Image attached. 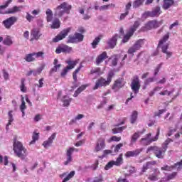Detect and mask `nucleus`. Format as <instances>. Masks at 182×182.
Returning a JSON list of instances; mask_svg holds the SVG:
<instances>
[{
	"instance_id": "1",
	"label": "nucleus",
	"mask_w": 182,
	"mask_h": 182,
	"mask_svg": "<svg viewBox=\"0 0 182 182\" xmlns=\"http://www.w3.org/2000/svg\"><path fill=\"white\" fill-rule=\"evenodd\" d=\"M171 141H173V140L168 139L162 144L161 147L150 146L148 148L147 151H154L157 159H164V153L167 151L168 144H170Z\"/></svg>"
},
{
	"instance_id": "2",
	"label": "nucleus",
	"mask_w": 182,
	"mask_h": 182,
	"mask_svg": "<svg viewBox=\"0 0 182 182\" xmlns=\"http://www.w3.org/2000/svg\"><path fill=\"white\" fill-rule=\"evenodd\" d=\"M13 146L14 153L17 157H19V159H21V160H25L26 156H28V154H26V149L23 147L22 143H21L19 141H16V139H14Z\"/></svg>"
},
{
	"instance_id": "3",
	"label": "nucleus",
	"mask_w": 182,
	"mask_h": 182,
	"mask_svg": "<svg viewBox=\"0 0 182 182\" xmlns=\"http://www.w3.org/2000/svg\"><path fill=\"white\" fill-rule=\"evenodd\" d=\"M70 11H72V5L68 2H63L55 9V16L61 18L65 14H70Z\"/></svg>"
},
{
	"instance_id": "4",
	"label": "nucleus",
	"mask_w": 182,
	"mask_h": 182,
	"mask_svg": "<svg viewBox=\"0 0 182 182\" xmlns=\"http://www.w3.org/2000/svg\"><path fill=\"white\" fill-rule=\"evenodd\" d=\"M168 38H170V36L168 33L159 41V43L158 44V48H161L163 53H165L166 55V59H168V58H171V55H173V53L167 50V49H168V43L163 45L164 43H166L167 41H168ZM161 45L163 46H161Z\"/></svg>"
},
{
	"instance_id": "5",
	"label": "nucleus",
	"mask_w": 182,
	"mask_h": 182,
	"mask_svg": "<svg viewBox=\"0 0 182 182\" xmlns=\"http://www.w3.org/2000/svg\"><path fill=\"white\" fill-rule=\"evenodd\" d=\"M164 21L161 20L158 21L157 20L149 21L148 23L145 24V26L142 27L140 31L142 32H145V31H151V29H157V28H160L161 25H163Z\"/></svg>"
},
{
	"instance_id": "6",
	"label": "nucleus",
	"mask_w": 182,
	"mask_h": 182,
	"mask_svg": "<svg viewBox=\"0 0 182 182\" xmlns=\"http://www.w3.org/2000/svg\"><path fill=\"white\" fill-rule=\"evenodd\" d=\"M113 76H114V73H113V71H111L108 74L107 80H105L104 78H100L97 80L95 87H93L94 90H96V89H99V87H102V86H107V85H110V82H112Z\"/></svg>"
},
{
	"instance_id": "7",
	"label": "nucleus",
	"mask_w": 182,
	"mask_h": 182,
	"mask_svg": "<svg viewBox=\"0 0 182 182\" xmlns=\"http://www.w3.org/2000/svg\"><path fill=\"white\" fill-rule=\"evenodd\" d=\"M159 136H160V128L157 129L156 134L154 138L151 137V133L147 134L144 138H141L140 140L141 144H143V146H149L151 143H153V141H156V140H159Z\"/></svg>"
},
{
	"instance_id": "8",
	"label": "nucleus",
	"mask_w": 182,
	"mask_h": 182,
	"mask_svg": "<svg viewBox=\"0 0 182 182\" xmlns=\"http://www.w3.org/2000/svg\"><path fill=\"white\" fill-rule=\"evenodd\" d=\"M12 2V0H8L6 1L5 5L0 6V14L5 15V14H16L19 12V7L15 6L12 9H9L8 11H5L7 6H9V4Z\"/></svg>"
},
{
	"instance_id": "9",
	"label": "nucleus",
	"mask_w": 182,
	"mask_h": 182,
	"mask_svg": "<svg viewBox=\"0 0 182 182\" xmlns=\"http://www.w3.org/2000/svg\"><path fill=\"white\" fill-rule=\"evenodd\" d=\"M144 39H139L136 41L134 44L130 47L128 50L127 53L129 55H131V56H134L135 52H137V50H140V48L144 45Z\"/></svg>"
},
{
	"instance_id": "10",
	"label": "nucleus",
	"mask_w": 182,
	"mask_h": 182,
	"mask_svg": "<svg viewBox=\"0 0 182 182\" xmlns=\"http://www.w3.org/2000/svg\"><path fill=\"white\" fill-rule=\"evenodd\" d=\"M161 14V9L159 6L155 7L151 11H147L142 14V18H159Z\"/></svg>"
},
{
	"instance_id": "11",
	"label": "nucleus",
	"mask_w": 182,
	"mask_h": 182,
	"mask_svg": "<svg viewBox=\"0 0 182 182\" xmlns=\"http://www.w3.org/2000/svg\"><path fill=\"white\" fill-rule=\"evenodd\" d=\"M124 33V31H123V28L119 29V34H115L114 36H112L107 42L108 46L111 48V49H113L114 46H116L117 43V39L119 38H122Z\"/></svg>"
},
{
	"instance_id": "12",
	"label": "nucleus",
	"mask_w": 182,
	"mask_h": 182,
	"mask_svg": "<svg viewBox=\"0 0 182 182\" xmlns=\"http://www.w3.org/2000/svg\"><path fill=\"white\" fill-rule=\"evenodd\" d=\"M131 89L135 95H137L139 93V90H140V79L139 78V76L135 75L133 77V79L131 82Z\"/></svg>"
},
{
	"instance_id": "13",
	"label": "nucleus",
	"mask_w": 182,
	"mask_h": 182,
	"mask_svg": "<svg viewBox=\"0 0 182 182\" xmlns=\"http://www.w3.org/2000/svg\"><path fill=\"white\" fill-rule=\"evenodd\" d=\"M66 63H68V65L61 71V73H60L61 77H65L66 75H68V72H69V70H71V69H74L75 66L77 65V61H72V60H68L66 61Z\"/></svg>"
},
{
	"instance_id": "14",
	"label": "nucleus",
	"mask_w": 182,
	"mask_h": 182,
	"mask_svg": "<svg viewBox=\"0 0 182 182\" xmlns=\"http://www.w3.org/2000/svg\"><path fill=\"white\" fill-rule=\"evenodd\" d=\"M16 22H18V17L11 16L4 20L2 23L6 29H11Z\"/></svg>"
},
{
	"instance_id": "15",
	"label": "nucleus",
	"mask_w": 182,
	"mask_h": 182,
	"mask_svg": "<svg viewBox=\"0 0 182 182\" xmlns=\"http://www.w3.org/2000/svg\"><path fill=\"white\" fill-rule=\"evenodd\" d=\"M125 85L126 82L124 81V79L119 77L117 80H115L112 89V90H114V92H118L119 90L122 89V87H124Z\"/></svg>"
},
{
	"instance_id": "16",
	"label": "nucleus",
	"mask_w": 182,
	"mask_h": 182,
	"mask_svg": "<svg viewBox=\"0 0 182 182\" xmlns=\"http://www.w3.org/2000/svg\"><path fill=\"white\" fill-rule=\"evenodd\" d=\"M69 32H70V28L63 30L59 34H58L54 38H53V42L56 43L62 39H65L68 36Z\"/></svg>"
},
{
	"instance_id": "17",
	"label": "nucleus",
	"mask_w": 182,
	"mask_h": 182,
	"mask_svg": "<svg viewBox=\"0 0 182 182\" xmlns=\"http://www.w3.org/2000/svg\"><path fill=\"white\" fill-rule=\"evenodd\" d=\"M105 147H106L105 138H99L97 141L94 151H95V153H97L99 151H101V150H103Z\"/></svg>"
},
{
	"instance_id": "18",
	"label": "nucleus",
	"mask_w": 182,
	"mask_h": 182,
	"mask_svg": "<svg viewBox=\"0 0 182 182\" xmlns=\"http://www.w3.org/2000/svg\"><path fill=\"white\" fill-rule=\"evenodd\" d=\"M75 147H70L69 149H67L66 151L67 159L64 162L65 166H68V164H70V163H72L73 160V159L72 158V155L75 152Z\"/></svg>"
},
{
	"instance_id": "19",
	"label": "nucleus",
	"mask_w": 182,
	"mask_h": 182,
	"mask_svg": "<svg viewBox=\"0 0 182 182\" xmlns=\"http://www.w3.org/2000/svg\"><path fill=\"white\" fill-rule=\"evenodd\" d=\"M70 53L72 52V47H69L66 45L63 46H59L56 50H55V53L59 54V53Z\"/></svg>"
},
{
	"instance_id": "20",
	"label": "nucleus",
	"mask_w": 182,
	"mask_h": 182,
	"mask_svg": "<svg viewBox=\"0 0 182 182\" xmlns=\"http://www.w3.org/2000/svg\"><path fill=\"white\" fill-rule=\"evenodd\" d=\"M56 137V133H53L52 135L48 139V140L43 141V146L45 149H49L50 146H52V143H53V140H55Z\"/></svg>"
},
{
	"instance_id": "21",
	"label": "nucleus",
	"mask_w": 182,
	"mask_h": 182,
	"mask_svg": "<svg viewBox=\"0 0 182 182\" xmlns=\"http://www.w3.org/2000/svg\"><path fill=\"white\" fill-rule=\"evenodd\" d=\"M159 176H160V171L156 168L154 169V173L149 175L148 178L151 181H157L159 180Z\"/></svg>"
},
{
	"instance_id": "22",
	"label": "nucleus",
	"mask_w": 182,
	"mask_h": 182,
	"mask_svg": "<svg viewBox=\"0 0 182 182\" xmlns=\"http://www.w3.org/2000/svg\"><path fill=\"white\" fill-rule=\"evenodd\" d=\"M105 59H107V53L104 51L102 54L99 55L96 58V65H99Z\"/></svg>"
},
{
	"instance_id": "23",
	"label": "nucleus",
	"mask_w": 182,
	"mask_h": 182,
	"mask_svg": "<svg viewBox=\"0 0 182 182\" xmlns=\"http://www.w3.org/2000/svg\"><path fill=\"white\" fill-rule=\"evenodd\" d=\"M31 35L33 37V39H35L36 41H38L39 38L42 36V33H41V31L38 28H33L31 31Z\"/></svg>"
},
{
	"instance_id": "24",
	"label": "nucleus",
	"mask_w": 182,
	"mask_h": 182,
	"mask_svg": "<svg viewBox=\"0 0 182 182\" xmlns=\"http://www.w3.org/2000/svg\"><path fill=\"white\" fill-rule=\"evenodd\" d=\"M174 5V0H164V4L162 5L163 9L166 11L169 8H171Z\"/></svg>"
},
{
	"instance_id": "25",
	"label": "nucleus",
	"mask_w": 182,
	"mask_h": 182,
	"mask_svg": "<svg viewBox=\"0 0 182 182\" xmlns=\"http://www.w3.org/2000/svg\"><path fill=\"white\" fill-rule=\"evenodd\" d=\"M61 102H63V106L65 107H68L69 105H70V102H72V98H69L68 95H65L61 99Z\"/></svg>"
},
{
	"instance_id": "26",
	"label": "nucleus",
	"mask_w": 182,
	"mask_h": 182,
	"mask_svg": "<svg viewBox=\"0 0 182 182\" xmlns=\"http://www.w3.org/2000/svg\"><path fill=\"white\" fill-rule=\"evenodd\" d=\"M12 113H14V111L12 110H10L8 112L9 122L6 124V130H9V126H11V124H12V122H14V114H12Z\"/></svg>"
},
{
	"instance_id": "27",
	"label": "nucleus",
	"mask_w": 182,
	"mask_h": 182,
	"mask_svg": "<svg viewBox=\"0 0 182 182\" xmlns=\"http://www.w3.org/2000/svg\"><path fill=\"white\" fill-rule=\"evenodd\" d=\"M112 66H117V63L120 60V55H114L110 58Z\"/></svg>"
},
{
	"instance_id": "28",
	"label": "nucleus",
	"mask_w": 182,
	"mask_h": 182,
	"mask_svg": "<svg viewBox=\"0 0 182 182\" xmlns=\"http://www.w3.org/2000/svg\"><path fill=\"white\" fill-rule=\"evenodd\" d=\"M140 26V21H136L133 25L132 27L130 28L129 31H130V35H133L134 32H136L137 28Z\"/></svg>"
},
{
	"instance_id": "29",
	"label": "nucleus",
	"mask_w": 182,
	"mask_h": 182,
	"mask_svg": "<svg viewBox=\"0 0 182 182\" xmlns=\"http://www.w3.org/2000/svg\"><path fill=\"white\" fill-rule=\"evenodd\" d=\"M26 109V105L25 103V100L23 97H21V105L20 106V110L22 113V117H25V109Z\"/></svg>"
},
{
	"instance_id": "30",
	"label": "nucleus",
	"mask_w": 182,
	"mask_h": 182,
	"mask_svg": "<svg viewBox=\"0 0 182 182\" xmlns=\"http://www.w3.org/2000/svg\"><path fill=\"white\" fill-rule=\"evenodd\" d=\"M102 38H103V36H99L94 39V41L91 43L93 49H96V47L97 46V45H99V43L100 42Z\"/></svg>"
},
{
	"instance_id": "31",
	"label": "nucleus",
	"mask_w": 182,
	"mask_h": 182,
	"mask_svg": "<svg viewBox=\"0 0 182 182\" xmlns=\"http://www.w3.org/2000/svg\"><path fill=\"white\" fill-rule=\"evenodd\" d=\"M46 14L47 16V22H51L52 19H53V12H52V10H50V9H48Z\"/></svg>"
},
{
	"instance_id": "32",
	"label": "nucleus",
	"mask_w": 182,
	"mask_h": 182,
	"mask_svg": "<svg viewBox=\"0 0 182 182\" xmlns=\"http://www.w3.org/2000/svg\"><path fill=\"white\" fill-rule=\"evenodd\" d=\"M140 134H143V132H135L131 138V143L132 144L136 143V141H137V139L140 137Z\"/></svg>"
},
{
	"instance_id": "33",
	"label": "nucleus",
	"mask_w": 182,
	"mask_h": 182,
	"mask_svg": "<svg viewBox=\"0 0 182 182\" xmlns=\"http://www.w3.org/2000/svg\"><path fill=\"white\" fill-rule=\"evenodd\" d=\"M178 163H176L174 164V166H169L168 165H166L165 166H163L161 168L162 171H171L173 168H176V167H178Z\"/></svg>"
},
{
	"instance_id": "34",
	"label": "nucleus",
	"mask_w": 182,
	"mask_h": 182,
	"mask_svg": "<svg viewBox=\"0 0 182 182\" xmlns=\"http://www.w3.org/2000/svg\"><path fill=\"white\" fill-rule=\"evenodd\" d=\"M114 166H122L123 164V154H120L116 161H114Z\"/></svg>"
},
{
	"instance_id": "35",
	"label": "nucleus",
	"mask_w": 182,
	"mask_h": 182,
	"mask_svg": "<svg viewBox=\"0 0 182 182\" xmlns=\"http://www.w3.org/2000/svg\"><path fill=\"white\" fill-rule=\"evenodd\" d=\"M74 36H75V41L77 43L83 42V39L85 38V36L80 33H75Z\"/></svg>"
},
{
	"instance_id": "36",
	"label": "nucleus",
	"mask_w": 182,
	"mask_h": 182,
	"mask_svg": "<svg viewBox=\"0 0 182 182\" xmlns=\"http://www.w3.org/2000/svg\"><path fill=\"white\" fill-rule=\"evenodd\" d=\"M145 0H135L133 4H132V6L134 9L136 8H139V6H141V5H143V4L144 3Z\"/></svg>"
},
{
	"instance_id": "37",
	"label": "nucleus",
	"mask_w": 182,
	"mask_h": 182,
	"mask_svg": "<svg viewBox=\"0 0 182 182\" xmlns=\"http://www.w3.org/2000/svg\"><path fill=\"white\" fill-rule=\"evenodd\" d=\"M127 126H122L121 127L114 128L112 129L113 134H117V133H122L125 129H127Z\"/></svg>"
},
{
	"instance_id": "38",
	"label": "nucleus",
	"mask_w": 182,
	"mask_h": 182,
	"mask_svg": "<svg viewBox=\"0 0 182 182\" xmlns=\"http://www.w3.org/2000/svg\"><path fill=\"white\" fill-rule=\"evenodd\" d=\"M61 66H62L61 64H58V65H54L53 68H52L49 71V76H52V75L58 72V69H60Z\"/></svg>"
},
{
	"instance_id": "39",
	"label": "nucleus",
	"mask_w": 182,
	"mask_h": 182,
	"mask_svg": "<svg viewBox=\"0 0 182 182\" xmlns=\"http://www.w3.org/2000/svg\"><path fill=\"white\" fill-rule=\"evenodd\" d=\"M24 59L26 62H33V60H35L34 53L26 55Z\"/></svg>"
},
{
	"instance_id": "40",
	"label": "nucleus",
	"mask_w": 182,
	"mask_h": 182,
	"mask_svg": "<svg viewBox=\"0 0 182 182\" xmlns=\"http://www.w3.org/2000/svg\"><path fill=\"white\" fill-rule=\"evenodd\" d=\"M86 89V85H82L81 87H80L74 93L73 96L74 97H77V96L80 95L81 92H83Z\"/></svg>"
},
{
	"instance_id": "41",
	"label": "nucleus",
	"mask_w": 182,
	"mask_h": 182,
	"mask_svg": "<svg viewBox=\"0 0 182 182\" xmlns=\"http://www.w3.org/2000/svg\"><path fill=\"white\" fill-rule=\"evenodd\" d=\"M60 26V21L58 20V18H55L53 21V24L51 25L52 29H58Z\"/></svg>"
},
{
	"instance_id": "42",
	"label": "nucleus",
	"mask_w": 182,
	"mask_h": 182,
	"mask_svg": "<svg viewBox=\"0 0 182 182\" xmlns=\"http://www.w3.org/2000/svg\"><path fill=\"white\" fill-rule=\"evenodd\" d=\"M83 117H85L84 114H79L78 115H77L74 119H73L70 121V124H73L74 123H76V122H77V120H80L81 119H83Z\"/></svg>"
},
{
	"instance_id": "43",
	"label": "nucleus",
	"mask_w": 182,
	"mask_h": 182,
	"mask_svg": "<svg viewBox=\"0 0 182 182\" xmlns=\"http://www.w3.org/2000/svg\"><path fill=\"white\" fill-rule=\"evenodd\" d=\"M4 45H6L7 46H11L14 42L12 39L9 36H6L4 40L3 41Z\"/></svg>"
},
{
	"instance_id": "44",
	"label": "nucleus",
	"mask_w": 182,
	"mask_h": 182,
	"mask_svg": "<svg viewBox=\"0 0 182 182\" xmlns=\"http://www.w3.org/2000/svg\"><path fill=\"white\" fill-rule=\"evenodd\" d=\"M67 43H77L75 36L70 35L68 38Z\"/></svg>"
},
{
	"instance_id": "45",
	"label": "nucleus",
	"mask_w": 182,
	"mask_h": 182,
	"mask_svg": "<svg viewBox=\"0 0 182 182\" xmlns=\"http://www.w3.org/2000/svg\"><path fill=\"white\" fill-rule=\"evenodd\" d=\"M75 171H71L70 173L67 175V176L63 179V181L67 182L70 180V178H73V177H75Z\"/></svg>"
},
{
	"instance_id": "46",
	"label": "nucleus",
	"mask_w": 182,
	"mask_h": 182,
	"mask_svg": "<svg viewBox=\"0 0 182 182\" xmlns=\"http://www.w3.org/2000/svg\"><path fill=\"white\" fill-rule=\"evenodd\" d=\"M137 111H134L131 115V123L133 124L137 120Z\"/></svg>"
},
{
	"instance_id": "47",
	"label": "nucleus",
	"mask_w": 182,
	"mask_h": 182,
	"mask_svg": "<svg viewBox=\"0 0 182 182\" xmlns=\"http://www.w3.org/2000/svg\"><path fill=\"white\" fill-rule=\"evenodd\" d=\"M153 82H154V77H149V78H147L146 80H145L144 82V89H146V87L149 86V85H150V83H153Z\"/></svg>"
},
{
	"instance_id": "48",
	"label": "nucleus",
	"mask_w": 182,
	"mask_h": 182,
	"mask_svg": "<svg viewBox=\"0 0 182 182\" xmlns=\"http://www.w3.org/2000/svg\"><path fill=\"white\" fill-rule=\"evenodd\" d=\"M173 93H174V89H172L171 91L167 90H164V92H161L159 95H161V96H166V95H167V96H171Z\"/></svg>"
},
{
	"instance_id": "49",
	"label": "nucleus",
	"mask_w": 182,
	"mask_h": 182,
	"mask_svg": "<svg viewBox=\"0 0 182 182\" xmlns=\"http://www.w3.org/2000/svg\"><path fill=\"white\" fill-rule=\"evenodd\" d=\"M32 139H33V140L30 142V145L35 144V143L36 142V140H38L39 134H38V133L33 134L32 136Z\"/></svg>"
},
{
	"instance_id": "50",
	"label": "nucleus",
	"mask_w": 182,
	"mask_h": 182,
	"mask_svg": "<svg viewBox=\"0 0 182 182\" xmlns=\"http://www.w3.org/2000/svg\"><path fill=\"white\" fill-rule=\"evenodd\" d=\"M20 89L23 93H26V87H25V79L24 78L21 79V85L20 86Z\"/></svg>"
},
{
	"instance_id": "51",
	"label": "nucleus",
	"mask_w": 182,
	"mask_h": 182,
	"mask_svg": "<svg viewBox=\"0 0 182 182\" xmlns=\"http://www.w3.org/2000/svg\"><path fill=\"white\" fill-rule=\"evenodd\" d=\"M177 176L176 172H173L172 173L168 175L166 181H170V180H173V178H176V176Z\"/></svg>"
},
{
	"instance_id": "52",
	"label": "nucleus",
	"mask_w": 182,
	"mask_h": 182,
	"mask_svg": "<svg viewBox=\"0 0 182 182\" xmlns=\"http://www.w3.org/2000/svg\"><path fill=\"white\" fill-rule=\"evenodd\" d=\"M114 147V153H119V150H120L122 149V147H123V144L120 143L119 144H117L116 146H112V149Z\"/></svg>"
},
{
	"instance_id": "53",
	"label": "nucleus",
	"mask_w": 182,
	"mask_h": 182,
	"mask_svg": "<svg viewBox=\"0 0 182 182\" xmlns=\"http://www.w3.org/2000/svg\"><path fill=\"white\" fill-rule=\"evenodd\" d=\"M133 36V35L130 34V31L127 33L126 36H124V38L122 39L123 43H126V42L129 41V39H130V37Z\"/></svg>"
},
{
	"instance_id": "54",
	"label": "nucleus",
	"mask_w": 182,
	"mask_h": 182,
	"mask_svg": "<svg viewBox=\"0 0 182 182\" xmlns=\"http://www.w3.org/2000/svg\"><path fill=\"white\" fill-rule=\"evenodd\" d=\"M34 53V58H42V59H43V58H45V53L42 52V51H39L37 53Z\"/></svg>"
},
{
	"instance_id": "55",
	"label": "nucleus",
	"mask_w": 182,
	"mask_h": 182,
	"mask_svg": "<svg viewBox=\"0 0 182 182\" xmlns=\"http://www.w3.org/2000/svg\"><path fill=\"white\" fill-rule=\"evenodd\" d=\"M161 66H163V63H161L160 64H159L156 68L154 69V75L155 76H157V75L159 74V72H160V69H161Z\"/></svg>"
},
{
	"instance_id": "56",
	"label": "nucleus",
	"mask_w": 182,
	"mask_h": 182,
	"mask_svg": "<svg viewBox=\"0 0 182 182\" xmlns=\"http://www.w3.org/2000/svg\"><path fill=\"white\" fill-rule=\"evenodd\" d=\"M114 166V161H109L105 167V170H109V168H112Z\"/></svg>"
},
{
	"instance_id": "57",
	"label": "nucleus",
	"mask_w": 182,
	"mask_h": 182,
	"mask_svg": "<svg viewBox=\"0 0 182 182\" xmlns=\"http://www.w3.org/2000/svg\"><path fill=\"white\" fill-rule=\"evenodd\" d=\"M156 161H149V162H146V165L149 168H153V166H156Z\"/></svg>"
},
{
	"instance_id": "58",
	"label": "nucleus",
	"mask_w": 182,
	"mask_h": 182,
	"mask_svg": "<svg viewBox=\"0 0 182 182\" xmlns=\"http://www.w3.org/2000/svg\"><path fill=\"white\" fill-rule=\"evenodd\" d=\"M113 4L103 5L100 7V11H107Z\"/></svg>"
},
{
	"instance_id": "59",
	"label": "nucleus",
	"mask_w": 182,
	"mask_h": 182,
	"mask_svg": "<svg viewBox=\"0 0 182 182\" xmlns=\"http://www.w3.org/2000/svg\"><path fill=\"white\" fill-rule=\"evenodd\" d=\"M133 151H134V156L135 157H137V156H139V154H140V153H141L143 151V148L137 149Z\"/></svg>"
},
{
	"instance_id": "60",
	"label": "nucleus",
	"mask_w": 182,
	"mask_h": 182,
	"mask_svg": "<svg viewBox=\"0 0 182 182\" xmlns=\"http://www.w3.org/2000/svg\"><path fill=\"white\" fill-rule=\"evenodd\" d=\"M33 16L32 15H31V14L29 13H26V19L28 21V22H32V19H33Z\"/></svg>"
},
{
	"instance_id": "61",
	"label": "nucleus",
	"mask_w": 182,
	"mask_h": 182,
	"mask_svg": "<svg viewBox=\"0 0 182 182\" xmlns=\"http://www.w3.org/2000/svg\"><path fill=\"white\" fill-rule=\"evenodd\" d=\"M126 157H135L134 152L133 151H129L125 154Z\"/></svg>"
},
{
	"instance_id": "62",
	"label": "nucleus",
	"mask_w": 182,
	"mask_h": 182,
	"mask_svg": "<svg viewBox=\"0 0 182 182\" xmlns=\"http://www.w3.org/2000/svg\"><path fill=\"white\" fill-rule=\"evenodd\" d=\"M110 140L111 141H120L122 140V137L113 136L111 137Z\"/></svg>"
},
{
	"instance_id": "63",
	"label": "nucleus",
	"mask_w": 182,
	"mask_h": 182,
	"mask_svg": "<svg viewBox=\"0 0 182 182\" xmlns=\"http://www.w3.org/2000/svg\"><path fill=\"white\" fill-rule=\"evenodd\" d=\"M147 170H149V166H147V165L145 164L143 165V167H142L140 174H143L144 173H146V171H147Z\"/></svg>"
},
{
	"instance_id": "64",
	"label": "nucleus",
	"mask_w": 182,
	"mask_h": 182,
	"mask_svg": "<svg viewBox=\"0 0 182 182\" xmlns=\"http://www.w3.org/2000/svg\"><path fill=\"white\" fill-rule=\"evenodd\" d=\"M100 72V68H92L90 71L91 75H93L95 73H99Z\"/></svg>"
}]
</instances>
